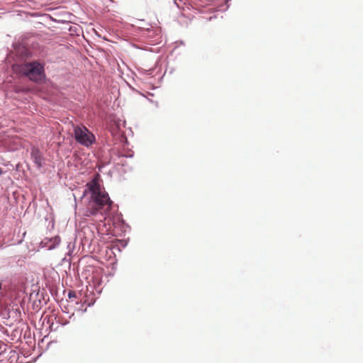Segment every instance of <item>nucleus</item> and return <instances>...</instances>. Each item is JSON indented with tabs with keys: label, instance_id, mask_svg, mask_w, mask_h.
I'll return each mask as SVG.
<instances>
[{
	"label": "nucleus",
	"instance_id": "nucleus-1",
	"mask_svg": "<svg viewBox=\"0 0 363 363\" xmlns=\"http://www.w3.org/2000/svg\"><path fill=\"white\" fill-rule=\"evenodd\" d=\"M90 194V198L84 216H96L101 210L109 211L112 201L108 194L101 188L99 180L94 178L86 184L84 195Z\"/></svg>",
	"mask_w": 363,
	"mask_h": 363
},
{
	"label": "nucleus",
	"instance_id": "nucleus-2",
	"mask_svg": "<svg viewBox=\"0 0 363 363\" xmlns=\"http://www.w3.org/2000/svg\"><path fill=\"white\" fill-rule=\"evenodd\" d=\"M43 67L38 62L25 64L22 67L23 73L33 82H38L43 76Z\"/></svg>",
	"mask_w": 363,
	"mask_h": 363
},
{
	"label": "nucleus",
	"instance_id": "nucleus-3",
	"mask_svg": "<svg viewBox=\"0 0 363 363\" xmlns=\"http://www.w3.org/2000/svg\"><path fill=\"white\" fill-rule=\"evenodd\" d=\"M74 133L76 140L84 146L91 145L95 140L94 135L84 126H76Z\"/></svg>",
	"mask_w": 363,
	"mask_h": 363
},
{
	"label": "nucleus",
	"instance_id": "nucleus-4",
	"mask_svg": "<svg viewBox=\"0 0 363 363\" xmlns=\"http://www.w3.org/2000/svg\"><path fill=\"white\" fill-rule=\"evenodd\" d=\"M31 157L37 166L41 167L43 165V158L38 150L33 149L31 152Z\"/></svg>",
	"mask_w": 363,
	"mask_h": 363
},
{
	"label": "nucleus",
	"instance_id": "nucleus-5",
	"mask_svg": "<svg viewBox=\"0 0 363 363\" xmlns=\"http://www.w3.org/2000/svg\"><path fill=\"white\" fill-rule=\"evenodd\" d=\"M82 232L87 235L84 237L86 241H91L94 237L93 231L88 226L84 227L82 228Z\"/></svg>",
	"mask_w": 363,
	"mask_h": 363
},
{
	"label": "nucleus",
	"instance_id": "nucleus-6",
	"mask_svg": "<svg viewBox=\"0 0 363 363\" xmlns=\"http://www.w3.org/2000/svg\"><path fill=\"white\" fill-rule=\"evenodd\" d=\"M2 173H3V170H2V169L0 167V175H1V174H2Z\"/></svg>",
	"mask_w": 363,
	"mask_h": 363
},
{
	"label": "nucleus",
	"instance_id": "nucleus-7",
	"mask_svg": "<svg viewBox=\"0 0 363 363\" xmlns=\"http://www.w3.org/2000/svg\"><path fill=\"white\" fill-rule=\"evenodd\" d=\"M69 297L72 296V294H71V292L69 293Z\"/></svg>",
	"mask_w": 363,
	"mask_h": 363
},
{
	"label": "nucleus",
	"instance_id": "nucleus-8",
	"mask_svg": "<svg viewBox=\"0 0 363 363\" xmlns=\"http://www.w3.org/2000/svg\"><path fill=\"white\" fill-rule=\"evenodd\" d=\"M69 297L72 296V294H71V292L69 293Z\"/></svg>",
	"mask_w": 363,
	"mask_h": 363
},
{
	"label": "nucleus",
	"instance_id": "nucleus-9",
	"mask_svg": "<svg viewBox=\"0 0 363 363\" xmlns=\"http://www.w3.org/2000/svg\"><path fill=\"white\" fill-rule=\"evenodd\" d=\"M1 289V284H0V290Z\"/></svg>",
	"mask_w": 363,
	"mask_h": 363
}]
</instances>
